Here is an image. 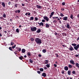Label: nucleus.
Returning a JSON list of instances; mask_svg holds the SVG:
<instances>
[{"label": "nucleus", "instance_id": "obj_1", "mask_svg": "<svg viewBox=\"0 0 79 79\" xmlns=\"http://www.w3.org/2000/svg\"><path fill=\"white\" fill-rule=\"evenodd\" d=\"M35 40L36 43L38 44H40L42 43V40L40 38H37L35 39Z\"/></svg>", "mask_w": 79, "mask_h": 79}, {"label": "nucleus", "instance_id": "obj_2", "mask_svg": "<svg viewBox=\"0 0 79 79\" xmlns=\"http://www.w3.org/2000/svg\"><path fill=\"white\" fill-rule=\"evenodd\" d=\"M72 45L74 47V48L75 50H78V48H79V44L77 45L76 44H72Z\"/></svg>", "mask_w": 79, "mask_h": 79}, {"label": "nucleus", "instance_id": "obj_3", "mask_svg": "<svg viewBox=\"0 0 79 79\" xmlns=\"http://www.w3.org/2000/svg\"><path fill=\"white\" fill-rule=\"evenodd\" d=\"M31 30L32 32H34V31H37V28L35 27H31Z\"/></svg>", "mask_w": 79, "mask_h": 79}, {"label": "nucleus", "instance_id": "obj_4", "mask_svg": "<svg viewBox=\"0 0 79 79\" xmlns=\"http://www.w3.org/2000/svg\"><path fill=\"white\" fill-rule=\"evenodd\" d=\"M43 18L44 19H45L47 21H48L49 20V19L47 16H44Z\"/></svg>", "mask_w": 79, "mask_h": 79}, {"label": "nucleus", "instance_id": "obj_5", "mask_svg": "<svg viewBox=\"0 0 79 79\" xmlns=\"http://www.w3.org/2000/svg\"><path fill=\"white\" fill-rule=\"evenodd\" d=\"M37 23L38 24H39L40 26H42V27L44 26V23H43L41 22L40 23H39L38 22Z\"/></svg>", "mask_w": 79, "mask_h": 79}, {"label": "nucleus", "instance_id": "obj_6", "mask_svg": "<svg viewBox=\"0 0 79 79\" xmlns=\"http://www.w3.org/2000/svg\"><path fill=\"white\" fill-rule=\"evenodd\" d=\"M70 63H71V64H73V65H74V64H75V63H74V60H70Z\"/></svg>", "mask_w": 79, "mask_h": 79}, {"label": "nucleus", "instance_id": "obj_7", "mask_svg": "<svg viewBox=\"0 0 79 79\" xmlns=\"http://www.w3.org/2000/svg\"><path fill=\"white\" fill-rule=\"evenodd\" d=\"M41 32V30L40 29H38L36 31V33H40Z\"/></svg>", "mask_w": 79, "mask_h": 79}, {"label": "nucleus", "instance_id": "obj_8", "mask_svg": "<svg viewBox=\"0 0 79 79\" xmlns=\"http://www.w3.org/2000/svg\"><path fill=\"white\" fill-rule=\"evenodd\" d=\"M69 49L71 51H73V50H74V48H73L72 46H71L69 48Z\"/></svg>", "mask_w": 79, "mask_h": 79}, {"label": "nucleus", "instance_id": "obj_9", "mask_svg": "<svg viewBox=\"0 0 79 79\" xmlns=\"http://www.w3.org/2000/svg\"><path fill=\"white\" fill-rule=\"evenodd\" d=\"M42 76H43V77H45L47 76V74L45 73H44L42 74Z\"/></svg>", "mask_w": 79, "mask_h": 79}, {"label": "nucleus", "instance_id": "obj_10", "mask_svg": "<svg viewBox=\"0 0 79 79\" xmlns=\"http://www.w3.org/2000/svg\"><path fill=\"white\" fill-rule=\"evenodd\" d=\"M2 3V5L3 6V7H4V8H5V2H1Z\"/></svg>", "mask_w": 79, "mask_h": 79}, {"label": "nucleus", "instance_id": "obj_11", "mask_svg": "<svg viewBox=\"0 0 79 79\" xmlns=\"http://www.w3.org/2000/svg\"><path fill=\"white\" fill-rule=\"evenodd\" d=\"M75 66L76 67H77L79 69V63H77L75 64Z\"/></svg>", "mask_w": 79, "mask_h": 79}, {"label": "nucleus", "instance_id": "obj_12", "mask_svg": "<svg viewBox=\"0 0 79 79\" xmlns=\"http://www.w3.org/2000/svg\"><path fill=\"white\" fill-rule=\"evenodd\" d=\"M64 69L65 71H68V67L67 66H66L64 67Z\"/></svg>", "mask_w": 79, "mask_h": 79}, {"label": "nucleus", "instance_id": "obj_13", "mask_svg": "<svg viewBox=\"0 0 79 79\" xmlns=\"http://www.w3.org/2000/svg\"><path fill=\"white\" fill-rule=\"evenodd\" d=\"M36 7L37 8H40L41 9V8H42V6H39V5H36Z\"/></svg>", "mask_w": 79, "mask_h": 79}, {"label": "nucleus", "instance_id": "obj_14", "mask_svg": "<svg viewBox=\"0 0 79 79\" xmlns=\"http://www.w3.org/2000/svg\"><path fill=\"white\" fill-rule=\"evenodd\" d=\"M22 52L23 53H25V52H26V50L24 49H22Z\"/></svg>", "mask_w": 79, "mask_h": 79}, {"label": "nucleus", "instance_id": "obj_15", "mask_svg": "<svg viewBox=\"0 0 79 79\" xmlns=\"http://www.w3.org/2000/svg\"><path fill=\"white\" fill-rule=\"evenodd\" d=\"M67 19H68V17H63V20H64V21H67Z\"/></svg>", "mask_w": 79, "mask_h": 79}, {"label": "nucleus", "instance_id": "obj_16", "mask_svg": "<svg viewBox=\"0 0 79 79\" xmlns=\"http://www.w3.org/2000/svg\"><path fill=\"white\" fill-rule=\"evenodd\" d=\"M54 14V12H52L51 13V14L50 15V18H51V17H52V16Z\"/></svg>", "mask_w": 79, "mask_h": 79}, {"label": "nucleus", "instance_id": "obj_17", "mask_svg": "<svg viewBox=\"0 0 79 79\" xmlns=\"http://www.w3.org/2000/svg\"><path fill=\"white\" fill-rule=\"evenodd\" d=\"M67 27L68 29H69L70 28V26L69 25V23H67Z\"/></svg>", "mask_w": 79, "mask_h": 79}, {"label": "nucleus", "instance_id": "obj_18", "mask_svg": "<svg viewBox=\"0 0 79 79\" xmlns=\"http://www.w3.org/2000/svg\"><path fill=\"white\" fill-rule=\"evenodd\" d=\"M27 56H30L31 55V52H28L27 53Z\"/></svg>", "mask_w": 79, "mask_h": 79}, {"label": "nucleus", "instance_id": "obj_19", "mask_svg": "<svg viewBox=\"0 0 79 79\" xmlns=\"http://www.w3.org/2000/svg\"><path fill=\"white\" fill-rule=\"evenodd\" d=\"M50 27V26L49 25H48V24L46 23V27L47 28H48V27Z\"/></svg>", "mask_w": 79, "mask_h": 79}, {"label": "nucleus", "instance_id": "obj_20", "mask_svg": "<svg viewBox=\"0 0 79 79\" xmlns=\"http://www.w3.org/2000/svg\"><path fill=\"white\" fill-rule=\"evenodd\" d=\"M68 67L69 68H72L73 66H72V65H71V64H69L68 65Z\"/></svg>", "mask_w": 79, "mask_h": 79}, {"label": "nucleus", "instance_id": "obj_21", "mask_svg": "<svg viewBox=\"0 0 79 79\" xmlns=\"http://www.w3.org/2000/svg\"><path fill=\"white\" fill-rule=\"evenodd\" d=\"M23 58L24 57H23V56H21L19 57V59H20V60H23Z\"/></svg>", "mask_w": 79, "mask_h": 79}, {"label": "nucleus", "instance_id": "obj_22", "mask_svg": "<svg viewBox=\"0 0 79 79\" xmlns=\"http://www.w3.org/2000/svg\"><path fill=\"white\" fill-rule=\"evenodd\" d=\"M71 71L69 70L68 72V75H71Z\"/></svg>", "mask_w": 79, "mask_h": 79}, {"label": "nucleus", "instance_id": "obj_23", "mask_svg": "<svg viewBox=\"0 0 79 79\" xmlns=\"http://www.w3.org/2000/svg\"><path fill=\"white\" fill-rule=\"evenodd\" d=\"M58 18V17H52V19H57Z\"/></svg>", "mask_w": 79, "mask_h": 79}, {"label": "nucleus", "instance_id": "obj_24", "mask_svg": "<svg viewBox=\"0 0 79 79\" xmlns=\"http://www.w3.org/2000/svg\"><path fill=\"white\" fill-rule=\"evenodd\" d=\"M31 20H34V17H31L30 18V21H31Z\"/></svg>", "mask_w": 79, "mask_h": 79}, {"label": "nucleus", "instance_id": "obj_25", "mask_svg": "<svg viewBox=\"0 0 79 79\" xmlns=\"http://www.w3.org/2000/svg\"><path fill=\"white\" fill-rule=\"evenodd\" d=\"M29 62L31 63H33V60H32L31 59H30Z\"/></svg>", "mask_w": 79, "mask_h": 79}, {"label": "nucleus", "instance_id": "obj_26", "mask_svg": "<svg viewBox=\"0 0 79 79\" xmlns=\"http://www.w3.org/2000/svg\"><path fill=\"white\" fill-rule=\"evenodd\" d=\"M48 60H46L44 61V64H48Z\"/></svg>", "mask_w": 79, "mask_h": 79}, {"label": "nucleus", "instance_id": "obj_27", "mask_svg": "<svg viewBox=\"0 0 79 79\" xmlns=\"http://www.w3.org/2000/svg\"><path fill=\"white\" fill-rule=\"evenodd\" d=\"M18 5H19V4H18L15 3V6L16 8H17V7H18Z\"/></svg>", "mask_w": 79, "mask_h": 79}, {"label": "nucleus", "instance_id": "obj_28", "mask_svg": "<svg viewBox=\"0 0 79 79\" xmlns=\"http://www.w3.org/2000/svg\"><path fill=\"white\" fill-rule=\"evenodd\" d=\"M30 40L31 42H33V41L34 40V39L33 38H31Z\"/></svg>", "mask_w": 79, "mask_h": 79}, {"label": "nucleus", "instance_id": "obj_29", "mask_svg": "<svg viewBox=\"0 0 79 79\" xmlns=\"http://www.w3.org/2000/svg\"><path fill=\"white\" fill-rule=\"evenodd\" d=\"M16 32H17L18 33H19V29H17L16 30Z\"/></svg>", "mask_w": 79, "mask_h": 79}, {"label": "nucleus", "instance_id": "obj_30", "mask_svg": "<svg viewBox=\"0 0 79 79\" xmlns=\"http://www.w3.org/2000/svg\"><path fill=\"white\" fill-rule=\"evenodd\" d=\"M70 18H71V19H73V14H71V15Z\"/></svg>", "mask_w": 79, "mask_h": 79}, {"label": "nucleus", "instance_id": "obj_31", "mask_svg": "<svg viewBox=\"0 0 79 79\" xmlns=\"http://www.w3.org/2000/svg\"><path fill=\"white\" fill-rule=\"evenodd\" d=\"M46 52V50L45 49H43L42 50V52H43V53H45Z\"/></svg>", "mask_w": 79, "mask_h": 79}, {"label": "nucleus", "instance_id": "obj_32", "mask_svg": "<svg viewBox=\"0 0 79 79\" xmlns=\"http://www.w3.org/2000/svg\"><path fill=\"white\" fill-rule=\"evenodd\" d=\"M40 71H44V69L43 68H40Z\"/></svg>", "mask_w": 79, "mask_h": 79}, {"label": "nucleus", "instance_id": "obj_33", "mask_svg": "<svg viewBox=\"0 0 79 79\" xmlns=\"http://www.w3.org/2000/svg\"><path fill=\"white\" fill-rule=\"evenodd\" d=\"M3 18H6V14H5V13H4L3 15Z\"/></svg>", "mask_w": 79, "mask_h": 79}, {"label": "nucleus", "instance_id": "obj_34", "mask_svg": "<svg viewBox=\"0 0 79 79\" xmlns=\"http://www.w3.org/2000/svg\"><path fill=\"white\" fill-rule=\"evenodd\" d=\"M9 48V50H10V51H13V49H12V47H10Z\"/></svg>", "mask_w": 79, "mask_h": 79}, {"label": "nucleus", "instance_id": "obj_35", "mask_svg": "<svg viewBox=\"0 0 79 79\" xmlns=\"http://www.w3.org/2000/svg\"><path fill=\"white\" fill-rule=\"evenodd\" d=\"M16 46V45L15 44L14 46H12V48L13 49L15 48Z\"/></svg>", "mask_w": 79, "mask_h": 79}, {"label": "nucleus", "instance_id": "obj_36", "mask_svg": "<svg viewBox=\"0 0 79 79\" xmlns=\"http://www.w3.org/2000/svg\"><path fill=\"white\" fill-rule=\"evenodd\" d=\"M72 73H73V74H76V72H75V71H73L72 72Z\"/></svg>", "mask_w": 79, "mask_h": 79}, {"label": "nucleus", "instance_id": "obj_37", "mask_svg": "<svg viewBox=\"0 0 79 79\" xmlns=\"http://www.w3.org/2000/svg\"><path fill=\"white\" fill-rule=\"evenodd\" d=\"M47 67V68H49L50 67V65H49V64H47V65H46Z\"/></svg>", "mask_w": 79, "mask_h": 79}, {"label": "nucleus", "instance_id": "obj_38", "mask_svg": "<svg viewBox=\"0 0 79 79\" xmlns=\"http://www.w3.org/2000/svg\"><path fill=\"white\" fill-rule=\"evenodd\" d=\"M60 15L62 17H63L64 16V15L62 13H61L60 14Z\"/></svg>", "mask_w": 79, "mask_h": 79}, {"label": "nucleus", "instance_id": "obj_39", "mask_svg": "<svg viewBox=\"0 0 79 79\" xmlns=\"http://www.w3.org/2000/svg\"><path fill=\"white\" fill-rule=\"evenodd\" d=\"M35 21H38V18H37V17H35Z\"/></svg>", "mask_w": 79, "mask_h": 79}, {"label": "nucleus", "instance_id": "obj_40", "mask_svg": "<svg viewBox=\"0 0 79 79\" xmlns=\"http://www.w3.org/2000/svg\"><path fill=\"white\" fill-rule=\"evenodd\" d=\"M17 12L18 13H19L21 12V10H17Z\"/></svg>", "mask_w": 79, "mask_h": 79}, {"label": "nucleus", "instance_id": "obj_41", "mask_svg": "<svg viewBox=\"0 0 79 79\" xmlns=\"http://www.w3.org/2000/svg\"><path fill=\"white\" fill-rule=\"evenodd\" d=\"M14 44H15L14 43H13V42H11V45H14Z\"/></svg>", "mask_w": 79, "mask_h": 79}, {"label": "nucleus", "instance_id": "obj_42", "mask_svg": "<svg viewBox=\"0 0 79 79\" xmlns=\"http://www.w3.org/2000/svg\"><path fill=\"white\" fill-rule=\"evenodd\" d=\"M0 19H2V20H3V19H4V18H3L2 17H0Z\"/></svg>", "mask_w": 79, "mask_h": 79}, {"label": "nucleus", "instance_id": "obj_43", "mask_svg": "<svg viewBox=\"0 0 79 79\" xmlns=\"http://www.w3.org/2000/svg\"><path fill=\"white\" fill-rule=\"evenodd\" d=\"M18 51H19V52H21V48H19V49L18 50Z\"/></svg>", "mask_w": 79, "mask_h": 79}, {"label": "nucleus", "instance_id": "obj_44", "mask_svg": "<svg viewBox=\"0 0 79 79\" xmlns=\"http://www.w3.org/2000/svg\"><path fill=\"white\" fill-rule=\"evenodd\" d=\"M37 73H38V74H40V73H41L40 71H37Z\"/></svg>", "mask_w": 79, "mask_h": 79}, {"label": "nucleus", "instance_id": "obj_45", "mask_svg": "<svg viewBox=\"0 0 79 79\" xmlns=\"http://www.w3.org/2000/svg\"><path fill=\"white\" fill-rule=\"evenodd\" d=\"M8 5H11V2L10 1V2H9L8 3Z\"/></svg>", "mask_w": 79, "mask_h": 79}, {"label": "nucleus", "instance_id": "obj_46", "mask_svg": "<svg viewBox=\"0 0 79 79\" xmlns=\"http://www.w3.org/2000/svg\"><path fill=\"white\" fill-rule=\"evenodd\" d=\"M42 21L43 23H45V20L44 19H43L42 20Z\"/></svg>", "mask_w": 79, "mask_h": 79}, {"label": "nucleus", "instance_id": "obj_47", "mask_svg": "<svg viewBox=\"0 0 79 79\" xmlns=\"http://www.w3.org/2000/svg\"><path fill=\"white\" fill-rule=\"evenodd\" d=\"M22 6H25V4H23V3H22Z\"/></svg>", "mask_w": 79, "mask_h": 79}, {"label": "nucleus", "instance_id": "obj_48", "mask_svg": "<svg viewBox=\"0 0 79 79\" xmlns=\"http://www.w3.org/2000/svg\"><path fill=\"white\" fill-rule=\"evenodd\" d=\"M54 67H57V65L56 64H54Z\"/></svg>", "mask_w": 79, "mask_h": 79}, {"label": "nucleus", "instance_id": "obj_49", "mask_svg": "<svg viewBox=\"0 0 79 79\" xmlns=\"http://www.w3.org/2000/svg\"><path fill=\"white\" fill-rule=\"evenodd\" d=\"M38 56H39V57H41V56H42V55H41L40 54H39L38 55Z\"/></svg>", "mask_w": 79, "mask_h": 79}, {"label": "nucleus", "instance_id": "obj_50", "mask_svg": "<svg viewBox=\"0 0 79 79\" xmlns=\"http://www.w3.org/2000/svg\"><path fill=\"white\" fill-rule=\"evenodd\" d=\"M62 5H65V3L64 2L62 3Z\"/></svg>", "mask_w": 79, "mask_h": 79}, {"label": "nucleus", "instance_id": "obj_51", "mask_svg": "<svg viewBox=\"0 0 79 79\" xmlns=\"http://www.w3.org/2000/svg\"><path fill=\"white\" fill-rule=\"evenodd\" d=\"M44 69L45 70V69H47V67H45L44 68Z\"/></svg>", "mask_w": 79, "mask_h": 79}, {"label": "nucleus", "instance_id": "obj_52", "mask_svg": "<svg viewBox=\"0 0 79 79\" xmlns=\"http://www.w3.org/2000/svg\"><path fill=\"white\" fill-rule=\"evenodd\" d=\"M56 58H58V54H56Z\"/></svg>", "mask_w": 79, "mask_h": 79}, {"label": "nucleus", "instance_id": "obj_53", "mask_svg": "<svg viewBox=\"0 0 79 79\" xmlns=\"http://www.w3.org/2000/svg\"><path fill=\"white\" fill-rule=\"evenodd\" d=\"M61 10H62V11H64V8H62L61 9Z\"/></svg>", "mask_w": 79, "mask_h": 79}, {"label": "nucleus", "instance_id": "obj_54", "mask_svg": "<svg viewBox=\"0 0 79 79\" xmlns=\"http://www.w3.org/2000/svg\"><path fill=\"white\" fill-rule=\"evenodd\" d=\"M76 57H79V55H75Z\"/></svg>", "mask_w": 79, "mask_h": 79}, {"label": "nucleus", "instance_id": "obj_55", "mask_svg": "<svg viewBox=\"0 0 79 79\" xmlns=\"http://www.w3.org/2000/svg\"><path fill=\"white\" fill-rule=\"evenodd\" d=\"M53 23H56V20H54L53 22Z\"/></svg>", "mask_w": 79, "mask_h": 79}, {"label": "nucleus", "instance_id": "obj_56", "mask_svg": "<svg viewBox=\"0 0 79 79\" xmlns=\"http://www.w3.org/2000/svg\"><path fill=\"white\" fill-rule=\"evenodd\" d=\"M28 15H31V13L29 12L28 13Z\"/></svg>", "mask_w": 79, "mask_h": 79}, {"label": "nucleus", "instance_id": "obj_57", "mask_svg": "<svg viewBox=\"0 0 79 79\" xmlns=\"http://www.w3.org/2000/svg\"><path fill=\"white\" fill-rule=\"evenodd\" d=\"M4 33H5L6 34V33H7V32H6V31H4Z\"/></svg>", "mask_w": 79, "mask_h": 79}, {"label": "nucleus", "instance_id": "obj_58", "mask_svg": "<svg viewBox=\"0 0 79 79\" xmlns=\"http://www.w3.org/2000/svg\"><path fill=\"white\" fill-rule=\"evenodd\" d=\"M15 12L16 13H18V10H16L15 11Z\"/></svg>", "mask_w": 79, "mask_h": 79}, {"label": "nucleus", "instance_id": "obj_59", "mask_svg": "<svg viewBox=\"0 0 79 79\" xmlns=\"http://www.w3.org/2000/svg\"><path fill=\"white\" fill-rule=\"evenodd\" d=\"M28 14V13H26V14H25V15H26V16H27Z\"/></svg>", "mask_w": 79, "mask_h": 79}, {"label": "nucleus", "instance_id": "obj_60", "mask_svg": "<svg viewBox=\"0 0 79 79\" xmlns=\"http://www.w3.org/2000/svg\"><path fill=\"white\" fill-rule=\"evenodd\" d=\"M24 58H26L27 57V56L26 55H25L24 56Z\"/></svg>", "mask_w": 79, "mask_h": 79}, {"label": "nucleus", "instance_id": "obj_61", "mask_svg": "<svg viewBox=\"0 0 79 79\" xmlns=\"http://www.w3.org/2000/svg\"><path fill=\"white\" fill-rule=\"evenodd\" d=\"M57 34H58V33H55V35H57Z\"/></svg>", "mask_w": 79, "mask_h": 79}, {"label": "nucleus", "instance_id": "obj_62", "mask_svg": "<svg viewBox=\"0 0 79 79\" xmlns=\"http://www.w3.org/2000/svg\"><path fill=\"white\" fill-rule=\"evenodd\" d=\"M2 34L0 33V37H2Z\"/></svg>", "mask_w": 79, "mask_h": 79}, {"label": "nucleus", "instance_id": "obj_63", "mask_svg": "<svg viewBox=\"0 0 79 79\" xmlns=\"http://www.w3.org/2000/svg\"><path fill=\"white\" fill-rule=\"evenodd\" d=\"M62 74H64V71H62Z\"/></svg>", "mask_w": 79, "mask_h": 79}, {"label": "nucleus", "instance_id": "obj_64", "mask_svg": "<svg viewBox=\"0 0 79 79\" xmlns=\"http://www.w3.org/2000/svg\"><path fill=\"white\" fill-rule=\"evenodd\" d=\"M77 17H78V18H79V14H78V15H77Z\"/></svg>", "mask_w": 79, "mask_h": 79}]
</instances>
